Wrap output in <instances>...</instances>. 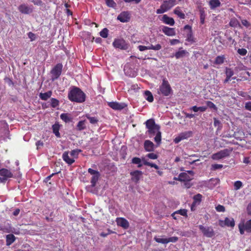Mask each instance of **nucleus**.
Returning <instances> with one entry per match:
<instances>
[{
	"instance_id": "bb28decb",
	"label": "nucleus",
	"mask_w": 251,
	"mask_h": 251,
	"mask_svg": "<svg viewBox=\"0 0 251 251\" xmlns=\"http://www.w3.org/2000/svg\"><path fill=\"white\" fill-rule=\"evenodd\" d=\"M52 130L53 133L57 137H60V134L59 133L60 125L58 123H55L52 126Z\"/></svg>"
},
{
	"instance_id": "72a5a7b5",
	"label": "nucleus",
	"mask_w": 251,
	"mask_h": 251,
	"mask_svg": "<svg viewBox=\"0 0 251 251\" xmlns=\"http://www.w3.org/2000/svg\"><path fill=\"white\" fill-rule=\"evenodd\" d=\"M100 173L98 174L92 176V177L91 180V183L92 187L95 186L96 183L98 181V180L100 177Z\"/></svg>"
},
{
	"instance_id": "a18cd8bd",
	"label": "nucleus",
	"mask_w": 251,
	"mask_h": 251,
	"mask_svg": "<svg viewBox=\"0 0 251 251\" xmlns=\"http://www.w3.org/2000/svg\"><path fill=\"white\" fill-rule=\"evenodd\" d=\"M51 105L53 108H55L59 105V101L54 98L50 99Z\"/></svg>"
},
{
	"instance_id": "f704fd0d",
	"label": "nucleus",
	"mask_w": 251,
	"mask_h": 251,
	"mask_svg": "<svg viewBox=\"0 0 251 251\" xmlns=\"http://www.w3.org/2000/svg\"><path fill=\"white\" fill-rule=\"evenodd\" d=\"M229 25L232 27H241V25H240L238 21L235 18H232L229 22Z\"/></svg>"
},
{
	"instance_id": "13d9d810",
	"label": "nucleus",
	"mask_w": 251,
	"mask_h": 251,
	"mask_svg": "<svg viewBox=\"0 0 251 251\" xmlns=\"http://www.w3.org/2000/svg\"><path fill=\"white\" fill-rule=\"evenodd\" d=\"M44 143L41 141H38L36 143V146L37 147V149L39 150L43 147Z\"/></svg>"
},
{
	"instance_id": "8fccbe9b",
	"label": "nucleus",
	"mask_w": 251,
	"mask_h": 251,
	"mask_svg": "<svg viewBox=\"0 0 251 251\" xmlns=\"http://www.w3.org/2000/svg\"><path fill=\"white\" fill-rule=\"evenodd\" d=\"M86 117L88 119H89L90 122L92 124H95L98 121V120L96 117H90L88 115H87Z\"/></svg>"
},
{
	"instance_id": "4d7b16f0",
	"label": "nucleus",
	"mask_w": 251,
	"mask_h": 251,
	"mask_svg": "<svg viewBox=\"0 0 251 251\" xmlns=\"http://www.w3.org/2000/svg\"><path fill=\"white\" fill-rule=\"evenodd\" d=\"M89 173H90L92 176H94L97 174H99V172L98 171L94 170L92 169L89 168L88 170Z\"/></svg>"
},
{
	"instance_id": "e433bc0d",
	"label": "nucleus",
	"mask_w": 251,
	"mask_h": 251,
	"mask_svg": "<svg viewBox=\"0 0 251 251\" xmlns=\"http://www.w3.org/2000/svg\"><path fill=\"white\" fill-rule=\"evenodd\" d=\"M154 239L157 243L164 244L168 243V241H167V238H162L161 237H155Z\"/></svg>"
},
{
	"instance_id": "09e8293b",
	"label": "nucleus",
	"mask_w": 251,
	"mask_h": 251,
	"mask_svg": "<svg viewBox=\"0 0 251 251\" xmlns=\"http://www.w3.org/2000/svg\"><path fill=\"white\" fill-rule=\"evenodd\" d=\"M205 13L204 11L203 10H200V20H201V23L202 24H203L204 23V19H205Z\"/></svg>"
},
{
	"instance_id": "9d476101",
	"label": "nucleus",
	"mask_w": 251,
	"mask_h": 251,
	"mask_svg": "<svg viewBox=\"0 0 251 251\" xmlns=\"http://www.w3.org/2000/svg\"><path fill=\"white\" fill-rule=\"evenodd\" d=\"M63 66L61 64H57L51 71L52 79H57L61 75Z\"/></svg>"
},
{
	"instance_id": "3c124183",
	"label": "nucleus",
	"mask_w": 251,
	"mask_h": 251,
	"mask_svg": "<svg viewBox=\"0 0 251 251\" xmlns=\"http://www.w3.org/2000/svg\"><path fill=\"white\" fill-rule=\"evenodd\" d=\"M237 52L241 55L244 56L247 53V50L245 49H239Z\"/></svg>"
},
{
	"instance_id": "49530a36",
	"label": "nucleus",
	"mask_w": 251,
	"mask_h": 251,
	"mask_svg": "<svg viewBox=\"0 0 251 251\" xmlns=\"http://www.w3.org/2000/svg\"><path fill=\"white\" fill-rule=\"evenodd\" d=\"M107 5L111 7H115L116 6V3L113 0H105Z\"/></svg>"
},
{
	"instance_id": "393cba45",
	"label": "nucleus",
	"mask_w": 251,
	"mask_h": 251,
	"mask_svg": "<svg viewBox=\"0 0 251 251\" xmlns=\"http://www.w3.org/2000/svg\"><path fill=\"white\" fill-rule=\"evenodd\" d=\"M16 240V237L13 234H8L6 236V243L7 246L11 245Z\"/></svg>"
},
{
	"instance_id": "f8f14e48",
	"label": "nucleus",
	"mask_w": 251,
	"mask_h": 251,
	"mask_svg": "<svg viewBox=\"0 0 251 251\" xmlns=\"http://www.w3.org/2000/svg\"><path fill=\"white\" fill-rule=\"evenodd\" d=\"M113 45L116 48L122 50H126L128 48L127 45L125 41L121 39L115 40L113 42Z\"/></svg>"
},
{
	"instance_id": "e2e57ef3",
	"label": "nucleus",
	"mask_w": 251,
	"mask_h": 251,
	"mask_svg": "<svg viewBox=\"0 0 251 251\" xmlns=\"http://www.w3.org/2000/svg\"><path fill=\"white\" fill-rule=\"evenodd\" d=\"M242 24L243 25L246 26V27H248L251 25L250 23L247 21L246 20H242L241 21Z\"/></svg>"
},
{
	"instance_id": "cd10ccee",
	"label": "nucleus",
	"mask_w": 251,
	"mask_h": 251,
	"mask_svg": "<svg viewBox=\"0 0 251 251\" xmlns=\"http://www.w3.org/2000/svg\"><path fill=\"white\" fill-rule=\"evenodd\" d=\"M211 9H214L221 5V2L219 0H210L209 2Z\"/></svg>"
},
{
	"instance_id": "1a4fd4ad",
	"label": "nucleus",
	"mask_w": 251,
	"mask_h": 251,
	"mask_svg": "<svg viewBox=\"0 0 251 251\" xmlns=\"http://www.w3.org/2000/svg\"><path fill=\"white\" fill-rule=\"evenodd\" d=\"M193 174L192 171H189L187 173H181L179 175L178 178H175V179L181 181H189L192 179Z\"/></svg>"
},
{
	"instance_id": "412c9836",
	"label": "nucleus",
	"mask_w": 251,
	"mask_h": 251,
	"mask_svg": "<svg viewBox=\"0 0 251 251\" xmlns=\"http://www.w3.org/2000/svg\"><path fill=\"white\" fill-rule=\"evenodd\" d=\"M188 54V52H187L186 50H182V48H180L179 50L176 52L174 56H175L176 59H179L187 56Z\"/></svg>"
},
{
	"instance_id": "bf43d9fd",
	"label": "nucleus",
	"mask_w": 251,
	"mask_h": 251,
	"mask_svg": "<svg viewBox=\"0 0 251 251\" xmlns=\"http://www.w3.org/2000/svg\"><path fill=\"white\" fill-rule=\"evenodd\" d=\"M216 209L217 211L219 212H224L225 210L224 206L221 205H218L216 206Z\"/></svg>"
},
{
	"instance_id": "423d86ee",
	"label": "nucleus",
	"mask_w": 251,
	"mask_h": 251,
	"mask_svg": "<svg viewBox=\"0 0 251 251\" xmlns=\"http://www.w3.org/2000/svg\"><path fill=\"white\" fill-rule=\"evenodd\" d=\"M199 227L203 235L206 237L211 238L215 235L214 231L211 226L199 225Z\"/></svg>"
},
{
	"instance_id": "58836bf2",
	"label": "nucleus",
	"mask_w": 251,
	"mask_h": 251,
	"mask_svg": "<svg viewBox=\"0 0 251 251\" xmlns=\"http://www.w3.org/2000/svg\"><path fill=\"white\" fill-rule=\"evenodd\" d=\"M187 210H186V209H180V210H177V211H176L175 212L173 213L172 214V216H174V215H175L176 214H180L181 215H182V216H187Z\"/></svg>"
},
{
	"instance_id": "0eeeda50",
	"label": "nucleus",
	"mask_w": 251,
	"mask_h": 251,
	"mask_svg": "<svg viewBox=\"0 0 251 251\" xmlns=\"http://www.w3.org/2000/svg\"><path fill=\"white\" fill-rule=\"evenodd\" d=\"M238 227L241 234H243L245 230L251 232V219L247 221L246 223L244 221L240 222L238 225Z\"/></svg>"
},
{
	"instance_id": "5701e85b",
	"label": "nucleus",
	"mask_w": 251,
	"mask_h": 251,
	"mask_svg": "<svg viewBox=\"0 0 251 251\" xmlns=\"http://www.w3.org/2000/svg\"><path fill=\"white\" fill-rule=\"evenodd\" d=\"M154 144L150 140H146L144 143V148L147 151H151L154 150Z\"/></svg>"
},
{
	"instance_id": "ddd939ff",
	"label": "nucleus",
	"mask_w": 251,
	"mask_h": 251,
	"mask_svg": "<svg viewBox=\"0 0 251 251\" xmlns=\"http://www.w3.org/2000/svg\"><path fill=\"white\" fill-rule=\"evenodd\" d=\"M18 10L20 12L25 14H29L33 11L32 6L25 4H22L18 7Z\"/></svg>"
},
{
	"instance_id": "6e6d98bb",
	"label": "nucleus",
	"mask_w": 251,
	"mask_h": 251,
	"mask_svg": "<svg viewBox=\"0 0 251 251\" xmlns=\"http://www.w3.org/2000/svg\"><path fill=\"white\" fill-rule=\"evenodd\" d=\"M214 125L216 127H218L219 128L221 126V123L220 121L217 120L216 118H214Z\"/></svg>"
},
{
	"instance_id": "a211bd4d",
	"label": "nucleus",
	"mask_w": 251,
	"mask_h": 251,
	"mask_svg": "<svg viewBox=\"0 0 251 251\" xmlns=\"http://www.w3.org/2000/svg\"><path fill=\"white\" fill-rule=\"evenodd\" d=\"M162 31L165 34L169 36H173L176 35V31L174 28L163 26Z\"/></svg>"
},
{
	"instance_id": "0e129e2a",
	"label": "nucleus",
	"mask_w": 251,
	"mask_h": 251,
	"mask_svg": "<svg viewBox=\"0 0 251 251\" xmlns=\"http://www.w3.org/2000/svg\"><path fill=\"white\" fill-rule=\"evenodd\" d=\"M245 108L249 111H251V101H249L245 104Z\"/></svg>"
},
{
	"instance_id": "f03ea898",
	"label": "nucleus",
	"mask_w": 251,
	"mask_h": 251,
	"mask_svg": "<svg viewBox=\"0 0 251 251\" xmlns=\"http://www.w3.org/2000/svg\"><path fill=\"white\" fill-rule=\"evenodd\" d=\"M172 92V89L168 81L166 78H163L162 82L158 89V94H161L164 96H168Z\"/></svg>"
},
{
	"instance_id": "2eb2a0df",
	"label": "nucleus",
	"mask_w": 251,
	"mask_h": 251,
	"mask_svg": "<svg viewBox=\"0 0 251 251\" xmlns=\"http://www.w3.org/2000/svg\"><path fill=\"white\" fill-rule=\"evenodd\" d=\"M116 222L118 226L125 229H127L129 227L128 222L124 218H117L116 220Z\"/></svg>"
},
{
	"instance_id": "2f4dec72",
	"label": "nucleus",
	"mask_w": 251,
	"mask_h": 251,
	"mask_svg": "<svg viewBox=\"0 0 251 251\" xmlns=\"http://www.w3.org/2000/svg\"><path fill=\"white\" fill-rule=\"evenodd\" d=\"M80 152H81V150L79 149H75L72 150L70 152V154L72 158L75 160V159L77 158L78 155Z\"/></svg>"
},
{
	"instance_id": "79ce46f5",
	"label": "nucleus",
	"mask_w": 251,
	"mask_h": 251,
	"mask_svg": "<svg viewBox=\"0 0 251 251\" xmlns=\"http://www.w3.org/2000/svg\"><path fill=\"white\" fill-rule=\"evenodd\" d=\"M155 137H154V141L158 144H160L161 140V134L160 131L156 132L155 134Z\"/></svg>"
},
{
	"instance_id": "4468645a",
	"label": "nucleus",
	"mask_w": 251,
	"mask_h": 251,
	"mask_svg": "<svg viewBox=\"0 0 251 251\" xmlns=\"http://www.w3.org/2000/svg\"><path fill=\"white\" fill-rule=\"evenodd\" d=\"M219 225L221 226H226L232 227L235 225L234 220L232 218H226L225 220L219 221Z\"/></svg>"
},
{
	"instance_id": "6e6552de",
	"label": "nucleus",
	"mask_w": 251,
	"mask_h": 251,
	"mask_svg": "<svg viewBox=\"0 0 251 251\" xmlns=\"http://www.w3.org/2000/svg\"><path fill=\"white\" fill-rule=\"evenodd\" d=\"M13 174L11 171L6 169H0V182H4L8 178L12 177Z\"/></svg>"
},
{
	"instance_id": "c756f323",
	"label": "nucleus",
	"mask_w": 251,
	"mask_h": 251,
	"mask_svg": "<svg viewBox=\"0 0 251 251\" xmlns=\"http://www.w3.org/2000/svg\"><path fill=\"white\" fill-rule=\"evenodd\" d=\"M174 12L175 14H176L178 17L181 19L185 18V14L182 12L180 8L179 7H176Z\"/></svg>"
},
{
	"instance_id": "de8ad7c7",
	"label": "nucleus",
	"mask_w": 251,
	"mask_h": 251,
	"mask_svg": "<svg viewBox=\"0 0 251 251\" xmlns=\"http://www.w3.org/2000/svg\"><path fill=\"white\" fill-rule=\"evenodd\" d=\"M150 50H158L161 49V46L160 44H157L153 46L150 43Z\"/></svg>"
},
{
	"instance_id": "680f3d73",
	"label": "nucleus",
	"mask_w": 251,
	"mask_h": 251,
	"mask_svg": "<svg viewBox=\"0 0 251 251\" xmlns=\"http://www.w3.org/2000/svg\"><path fill=\"white\" fill-rule=\"evenodd\" d=\"M148 157L152 159H155L157 158V155L153 153H150L147 155Z\"/></svg>"
},
{
	"instance_id": "aec40b11",
	"label": "nucleus",
	"mask_w": 251,
	"mask_h": 251,
	"mask_svg": "<svg viewBox=\"0 0 251 251\" xmlns=\"http://www.w3.org/2000/svg\"><path fill=\"white\" fill-rule=\"evenodd\" d=\"M142 174V172L140 171H135L130 173V175L132 176V179L135 182H137L139 180Z\"/></svg>"
},
{
	"instance_id": "774afa93",
	"label": "nucleus",
	"mask_w": 251,
	"mask_h": 251,
	"mask_svg": "<svg viewBox=\"0 0 251 251\" xmlns=\"http://www.w3.org/2000/svg\"><path fill=\"white\" fill-rule=\"evenodd\" d=\"M247 211L248 214L251 215V202L248 205L247 207Z\"/></svg>"
},
{
	"instance_id": "c03bdc74",
	"label": "nucleus",
	"mask_w": 251,
	"mask_h": 251,
	"mask_svg": "<svg viewBox=\"0 0 251 251\" xmlns=\"http://www.w3.org/2000/svg\"><path fill=\"white\" fill-rule=\"evenodd\" d=\"M242 186V182L240 181H236L234 183V187L235 190L240 189Z\"/></svg>"
},
{
	"instance_id": "39448f33",
	"label": "nucleus",
	"mask_w": 251,
	"mask_h": 251,
	"mask_svg": "<svg viewBox=\"0 0 251 251\" xmlns=\"http://www.w3.org/2000/svg\"><path fill=\"white\" fill-rule=\"evenodd\" d=\"M232 151L231 149H226L214 153L211 156L213 160H218L228 157Z\"/></svg>"
},
{
	"instance_id": "f257e3e1",
	"label": "nucleus",
	"mask_w": 251,
	"mask_h": 251,
	"mask_svg": "<svg viewBox=\"0 0 251 251\" xmlns=\"http://www.w3.org/2000/svg\"><path fill=\"white\" fill-rule=\"evenodd\" d=\"M68 98L71 101L81 103L85 100L86 95L79 88L73 87L69 91Z\"/></svg>"
},
{
	"instance_id": "a19ab883",
	"label": "nucleus",
	"mask_w": 251,
	"mask_h": 251,
	"mask_svg": "<svg viewBox=\"0 0 251 251\" xmlns=\"http://www.w3.org/2000/svg\"><path fill=\"white\" fill-rule=\"evenodd\" d=\"M132 163L138 165V167H141L142 166L141 160L138 157H133L132 159Z\"/></svg>"
},
{
	"instance_id": "052dcab7",
	"label": "nucleus",
	"mask_w": 251,
	"mask_h": 251,
	"mask_svg": "<svg viewBox=\"0 0 251 251\" xmlns=\"http://www.w3.org/2000/svg\"><path fill=\"white\" fill-rule=\"evenodd\" d=\"M178 240V238L177 237H170L169 238H167V241H168V243L169 242H176Z\"/></svg>"
},
{
	"instance_id": "dca6fc26",
	"label": "nucleus",
	"mask_w": 251,
	"mask_h": 251,
	"mask_svg": "<svg viewBox=\"0 0 251 251\" xmlns=\"http://www.w3.org/2000/svg\"><path fill=\"white\" fill-rule=\"evenodd\" d=\"M109 107L115 110H121L126 106L125 103H119L117 102H110L108 103Z\"/></svg>"
},
{
	"instance_id": "ea45409f",
	"label": "nucleus",
	"mask_w": 251,
	"mask_h": 251,
	"mask_svg": "<svg viewBox=\"0 0 251 251\" xmlns=\"http://www.w3.org/2000/svg\"><path fill=\"white\" fill-rule=\"evenodd\" d=\"M108 29L106 28H104L100 32V35L101 37L106 38L108 36Z\"/></svg>"
},
{
	"instance_id": "20e7f679",
	"label": "nucleus",
	"mask_w": 251,
	"mask_h": 251,
	"mask_svg": "<svg viewBox=\"0 0 251 251\" xmlns=\"http://www.w3.org/2000/svg\"><path fill=\"white\" fill-rule=\"evenodd\" d=\"M176 4V0H165L161 5L160 7L157 9V14L164 13Z\"/></svg>"
},
{
	"instance_id": "603ef678",
	"label": "nucleus",
	"mask_w": 251,
	"mask_h": 251,
	"mask_svg": "<svg viewBox=\"0 0 251 251\" xmlns=\"http://www.w3.org/2000/svg\"><path fill=\"white\" fill-rule=\"evenodd\" d=\"M207 105L208 107H209L210 108H213L214 110H217V108L216 106L211 101H207L206 102Z\"/></svg>"
},
{
	"instance_id": "864d4df0",
	"label": "nucleus",
	"mask_w": 251,
	"mask_h": 251,
	"mask_svg": "<svg viewBox=\"0 0 251 251\" xmlns=\"http://www.w3.org/2000/svg\"><path fill=\"white\" fill-rule=\"evenodd\" d=\"M223 166L222 164H215L212 165L211 168H212V169L215 170L221 169L223 167Z\"/></svg>"
},
{
	"instance_id": "f3484780",
	"label": "nucleus",
	"mask_w": 251,
	"mask_h": 251,
	"mask_svg": "<svg viewBox=\"0 0 251 251\" xmlns=\"http://www.w3.org/2000/svg\"><path fill=\"white\" fill-rule=\"evenodd\" d=\"M129 19V14L127 11L122 12L117 17V19L123 23L127 22Z\"/></svg>"
},
{
	"instance_id": "4c0bfd02",
	"label": "nucleus",
	"mask_w": 251,
	"mask_h": 251,
	"mask_svg": "<svg viewBox=\"0 0 251 251\" xmlns=\"http://www.w3.org/2000/svg\"><path fill=\"white\" fill-rule=\"evenodd\" d=\"M146 46L139 45L138 46L137 48L141 51H143L146 50H150V43L149 42H147L146 43Z\"/></svg>"
},
{
	"instance_id": "69168bd1",
	"label": "nucleus",
	"mask_w": 251,
	"mask_h": 251,
	"mask_svg": "<svg viewBox=\"0 0 251 251\" xmlns=\"http://www.w3.org/2000/svg\"><path fill=\"white\" fill-rule=\"evenodd\" d=\"M179 43V40L177 39H172L170 41V44L171 45H175Z\"/></svg>"
},
{
	"instance_id": "6ab92c4d",
	"label": "nucleus",
	"mask_w": 251,
	"mask_h": 251,
	"mask_svg": "<svg viewBox=\"0 0 251 251\" xmlns=\"http://www.w3.org/2000/svg\"><path fill=\"white\" fill-rule=\"evenodd\" d=\"M69 156L68 151H65L62 154V158L63 160L68 164L71 165L75 162V159Z\"/></svg>"
},
{
	"instance_id": "7ed1b4c3",
	"label": "nucleus",
	"mask_w": 251,
	"mask_h": 251,
	"mask_svg": "<svg viewBox=\"0 0 251 251\" xmlns=\"http://www.w3.org/2000/svg\"><path fill=\"white\" fill-rule=\"evenodd\" d=\"M146 126L148 129V133L151 135H154L158 131H160V126L155 124L154 120L150 119L145 122Z\"/></svg>"
},
{
	"instance_id": "9b49d317",
	"label": "nucleus",
	"mask_w": 251,
	"mask_h": 251,
	"mask_svg": "<svg viewBox=\"0 0 251 251\" xmlns=\"http://www.w3.org/2000/svg\"><path fill=\"white\" fill-rule=\"evenodd\" d=\"M192 132L190 131H187L179 133L174 139V142L177 144L181 141L187 139L192 136Z\"/></svg>"
},
{
	"instance_id": "c9c22d12",
	"label": "nucleus",
	"mask_w": 251,
	"mask_h": 251,
	"mask_svg": "<svg viewBox=\"0 0 251 251\" xmlns=\"http://www.w3.org/2000/svg\"><path fill=\"white\" fill-rule=\"evenodd\" d=\"M76 128L78 130H82L86 128L85 121H79L76 126Z\"/></svg>"
},
{
	"instance_id": "c85d7f7f",
	"label": "nucleus",
	"mask_w": 251,
	"mask_h": 251,
	"mask_svg": "<svg viewBox=\"0 0 251 251\" xmlns=\"http://www.w3.org/2000/svg\"><path fill=\"white\" fill-rule=\"evenodd\" d=\"M60 118L65 123H69L72 121V117L68 113H62L60 115Z\"/></svg>"
},
{
	"instance_id": "b1692460",
	"label": "nucleus",
	"mask_w": 251,
	"mask_h": 251,
	"mask_svg": "<svg viewBox=\"0 0 251 251\" xmlns=\"http://www.w3.org/2000/svg\"><path fill=\"white\" fill-rule=\"evenodd\" d=\"M52 95V92L51 91H49L46 93H40L39 94V98L41 100H47Z\"/></svg>"
},
{
	"instance_id": "4be33fe9",
	"label": "nucleus",
	"mask_w": 251,
	"mask_h": 251,
	"mask_svg": "<svg viewBox=\"0 0 251 251\" xmlns=\"http://www.w3.org/2000/svg\"><path fill=\"white\" fill-rule=\"evenodd\" d=\"M161 20L164 23L171 26L175 24V21L173 18L168 17L167 15H164Z\"/></svg>"
},
{
	"instance_id": "473e14b6",
	"label": "nucleus",
	"mask_w": 251,
	"mask_h": 251,
	"mask_svg": "<svg viewBox=\"0 0 251 251\" xmlns=\"http://www.w3.org/2000/svg\"><path fill=\"white\" fill-rule=\"evenodd\" d=\"M201 198L202 196L200 194L195 195L193 197L194 201L193 202L192 205L194 206L197 204H199L201 201Z\"/></svg>"
},
{
	"instance_id": "7c9ffc66",
	"label": "nucleus",
	"mask_w": 251,
	"mask_h": 251,
	"mask_svg": "<svg viewBox=\"0 0 251 251\" xmlns=\"http://www.w3.org/2000/svg\"><path fill=\"white\" fill-rule=\"evenodd\" d=\"M145 99L149 102H152L153 100V97L151 93L149 91H146L144 93Z\"/></svg>"
},
{
	"instance_id": "5fc2aeb1",
	"label": "nucleus",
	"mask_w": 251,
	"mask_h": 251,
	"mask_svg": "<svg viewBox=\"0 0 251 251\" xmlns=\"http://www.w3.org/2000/svg\"><path fill=\"white\" fill-rule=\"evenodd\" d=\"M28 36L29 38L30 39V40L31 41H33L35 40V39H36V35H35V34H34L33 33L31 32H29L28 33Z\"/></svg>"
},
{
	"instance_id": "a878e982",
	"label": "nucleus",
	"mask_w": 251,
	"mask_h": 251,
	"mask_svg": "<svg viewBox=\"0 0 251 251\" xmlns=\"http://www.w3.org/2000/svg\"><path fill=\"white\" fill-rule=\"evenodd\" d=\"M226 78L224 82L226 83L230 80L231 77L233 75V71L230 68H226Z\"/></svg>"
},
{
	"instance_id": "338daca9",
	"label": "nucleus",
	"mask_w": 251,
	"mask_h": 251,
	"mask_svg": "<svg viewBox=\"0 0 251 251\" xmlns=\"http://www.w3.org/2000/svg\"><path fill=\"white\" fill-rule=\"evenodd\" d=\"M32 2H33L34 4L36 5H40L41 3V1L40 0H30Z\"/></svg>"
},
{
	"instance_id": "37998d69",
	"label": "nucleus",
	"mask_w": 251,
	"mask_h": 251,
	"mask_svg": "<svg viewBox=\"0 0 251 251\" xmlns=\"http://www.w3.org/2000/svg\"><path fill=\"white\" fill-rule=\"evenodd\" d=\"M224 57L223 56H218L216 57L215 63L217 64H221L224 61Z\"/></svg>"
}]
</instances>
